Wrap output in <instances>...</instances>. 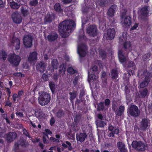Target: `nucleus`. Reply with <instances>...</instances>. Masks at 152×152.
Returning a JSON list of instances; mask_svg holds the SVG:
<instances>
[{
  "mask_svg": "<svg viewBox=\"0 0 152 152\" xmlns=\"http://www.w3.org/2000/svg\"><path fill=\"white\" fill-rule=\"evenodd\" d=\"M50 95L45 92H42L38 97V102L41 106H45L48 104L50 100Z\"/></svg>",
  "mask_w": 152,
  "mask_h": 152,
  "instance_id": "f03ea898",
  "label": "nucleus"
},
{
  "mask_svg": "<svg viewBox=\"0 0 152 152\" xmlns=\"http://www.w3.org/2000/svg\"><path fill=\"white\" fill-rule=\"evenodd\" d=\"M127 67L128 68H131L132 69H131L130 70H128V72L129 75H132V73L133 72V71L136 69V66L134 62L132 61H129L127 65Z\"/></svg>",
  "mask_w": 152,
  "mask_h": 152,
  "instance_id": "f3484780",
  "label": "nucleus"
},
{
  "mask_svg": "<svg viewBox=\"0 0 152 152\" xmlns=\"http://www.w3.org/2000/svg\"><path fill=\"white\" fill-rule=\"evenodd\" d=\"M150 124L149 119L147 118H142L140 122V127L142 130L145 131L148 128Z\"/></svg>",
  "mask_w": 152,
  "mask_h": 152,
  "instance_id": "6e6552de",
  "label": "nucleus"
},
{
  "mask_svg": "<svg viewBox=\"0 0 152 152\" xmlns=\"http://www.w3.org/2000/svg\"><path fill=\"white\" fill-rule=\"evenodd\" d=\"M15 76H17L19 77H24L25 75L24 74L21 73V72H16L13 74Z\"/></svg>",
  "mask_w": 152,
  "mask_h": 152,
  "instance_id": "680f3d73",
  "label": "nucleus"
},
{
  "mask_svg": "<svg viewBox=\"0 0 152 152\" xmlns=\"http://www.w3.org/2000/svg\"><path fill=\"white\" fill-rule=\"evenodd\" d=\"M111 76L112 79H115L117 78L118 77V72L115 69H113L111 71Z\"/></svg>",
  "mask_w": 152,
  "mask_h": 152,
  "instance_id": "c756f323",
  "label": "nucleus"
},
{
  "mask_svg": "<svg viewBox=\"0 0 152 152\" xmlns=\"http://www.w3.org/2000/svg\"><path fill=\"white\" fill-rule=\"evenodd\" d=\"M104 108V102H100L98 106L97 110L99 111L103 110Z\"/></svg>",
  "mask_w": 152,
  "mask_h": 152,
  "instance_id": "c03bdc74",
  "label": "nucleus"
},
{
  "mask_svg": "<svg viewBox=\"0 0 152 152\" xmlns=\"http://www.w3.org/2000/svg\"><path fill=\"white\" fill-rule=\"evenodd\" d=\"M67 71L68 72L70 75H73L77 72V71L76 70L74 69L72 67L68 68L67 69Z\"/></svg>",
  "mask_w": 152,
  "mask_h": 152,
  "instance_id": "79ce46f5",
  "label": "nucleus"
},
{
  "mask_svg": "<svg viewBox=\"0 0 152 152\" xmlns=\"http://www.w3.org/2000/svg\"><path fill=\"white\" fill-rule=\"evenodd\" d=\"M151 56V54L150 53H147L143 56L142 58L144 61H146Z\"/></svg>",
  "mask_w": 152,
  "mask_h": 152,
  "instance_id": "5fc2aeb1",
  "label": "nucleus"
},
{
  "mask_svg": "<svg viewBox=\"0 0 152 152\" xmlns=\"http://www.w3.org/2000/svg\"><path fill=\"white\" fill-rule=\"evenodd\" d=\"M33 38L32 36L29 34L24 36L23 39V43L26 48H30L32 46Z\"/></svg>",
  "mask_w": 152,
  "mask_h": 152,
  "instance_id": "0eeeda50",
  "label": "nucleus"
},
{
  "mask_svg": "<svg viewBox=\"0 0 152 152\" xmlns=\"http://www.w3.org/2000/svg\"><path fill=\"white\" fill-rule=\"evenodd\" d=\"M124 91L126 96V97L127 99L128 100V99L127 97V94H128L130 92V90L128 88L127 85H125Z\"/></svg>",
  "mask_w": 152,
  "mask_h": 152,
  "instance_id": "3c124183",
  "label": "nucleus"
},
{
  "mask_svg": "<svg viewBox=\"0 0 152 152\" xmlns=\"http://www.w3.org/2000/svg\"><path fill=\"white\" fill-rule=\"evenodd\" d=\"M108 129L111 132L109 133L108 136L109 137H114L115 134H118L119 133V130L116 127L113 126L112 125H110L108 127Z\"/></svg>",
  "mask_w": 152,
  "mask_h": 152,
  "instance_id": "f8f14e48",
  "label": "nucleus"
},
{
  "mask_svg": "<svg viewBox=\"0 0 152 152\" xmlns=\"http://www.w3.org/2000/svg\"><path fill=\"white\" fill-rule=\"evenodd\" d=\"M110 0H97L96 4L101 7H106L108 4Z\"/></svg>",
  "mask_w": 152,
  "mask_h": 152,
  "instance_id": "bb28decb",
  "label": "nucleus"
},
{
  "mask_svg": "<svg viewBox=\"0 0 152 152\" xmlns=\"http://www.w3.org/2000/svg\"><path fill=\"white\" fill-rule=\"evenodd\" d=\"M13 22L16 24H20L22 21V18L17 11L14 12L11 15Z\"/></svg>",
  "mask_w": 152,
  "mask_h": 152,
  "instance_id": "9d476101",
  "label": "nucleus"
},
{
  "mask_svg": "<svg viewBox=\"0 0 152 152\" xmlns=\"http://www.w3.org/2000/svg\"><path fill=\"white\" fill-rule=\"evenodd\" d=\"M1 52L2 58L3 61H5L7 57V55L6 52L3 50H1Z\"/></svg>",
  "mask_w": 152,
  "mask_h": 152,
  "instance_id": "de8ad7c7",
  "label": "nucleus"
},
{
  "mask_svg": "<svg viewBox=\"0 0 152 152\" xmlns=\"http://www.w3.org/2000/svg\"><path fill=\"white\" fill-rule=\"evenodd\" d=\"M132 147L138 151H144L147 147V144L141 141H133L132 143Z\"/></svg>",
  "mask_w": 152,
  "mask_h": 152,
  "instance_id": "7ed1b4c3",
  "label": "nucleus"
},
{
  "mask_svg": "<svg viewBox=\"0 0 152 152\" xmlns=\"http://www.w3.org/2000/svg\"><path fill=\"white\" fill-rule=\"evenodd\" d=\"M24 94V91L23 90H21L19 91L18 93V98H20L21 97V96L23 95Z\"/></svg>",
  "mask_w": 152,
  "mask_h": 152,
  "instance_id": "0e129e2a",
  "label": "nucleus"
},
{
  "mask_svg": "<svg viewBox=\"0 0 152 152\" xmlns=\"http://www.w3.org/2000/svg\"><path fill=\"white\" fill-rule=\"evenodd\" d=\"M6 92L8 96L7 99L9 100L10 96V94L11 93V91L10 89L8 88H6Z\"/></svg>",
  "mask_w": 152,
  "mask_h": 152,
  "instance_id": "bf43d9fd",
  "label": "nucleus"
},
{
  "mask_svg": "<svg viewBox=\"0 0 152 152\" xmlns=\"http://www.w3.org/2000/svg\"><path fill=\"white\" fill-rule=\"evenodd\" d=\"M151 74V73H148V75H146L145 76V78L143 80L144 81L146 82L148 84L149 83L151 80L150 76Z\"/></svg>",
  "mask_w": 152,
  "mask_h": 152,
  "instance_id": "a19ab883",
  "label": "nucleus"
},
{
  "mask_svg": "<svg viewBox=\"0 0 152 152\" xmlns=\"http://www.w3.org/2000/svg\"><path fill=\"white\" fill-rule=\"evenodd\" d=\"M117 146L120 152H127V149L125 148L124 143L121 142L119 141L117 143Z\"/></svg>",
  "mask_w": 152,
  "mask_h": 152,
  "instance_id": "6ab92c4d",
  "label": "nucleus"
},
{
  "mask_svg": "<svg viewBox=\"0 0 152 152\" xmlns=\"http://www.w3.org/2000/svg\"><path fill=\"white\" fill-rule=\"evenodd\" d=\"M84 95L83 93V92H80L79 95V99H80L81 100V102H83V103H85L86 100L85 99V98H83V96Z\"/></svg>",
  "mask_w": 152,
  "mask_h": 152,
  "instance_id": "603ef678",
  "label": "nucleus"
},
{
  "mask_svg": "<svg viewBox=\"0 0 152 152\" xmlns=\"http://www.w3.org/2000/svg\"><path fill=\"white\" fill-rule=\"evenodd\" d=\"M52 65L54 69H57L58 66V62L57 59H53L52 61Z\"/></svg>",
  "mask_w": 152,
  "mask_h": 152,
  "instance_id": "c9c22d12",
  "label": "nucleus"
},
{
  "mask_svg": "<svg viewBox=\"0 0 152 152\" xmlns=\"http://www.w3.org/2000/svg\"><path fill=\"white\" fill-rule=\"evenodd\" d=\"M87 136V134L86 133H80L76 135V139L77 141L80 142H83Z\"/></svg>",
  "mask_w": 152,
  "mask_h": 152,
  "instance_id": "a211bd4d",
  "label": "nucleus"
},
{
  "mask_svg": "<svg viewBox=\"0 0 152 152\" xmlns=\"http://www.w3.org/2000/svg\"><path fill=\"white\" fill-rule=\"evenodd\" d=\"M132 23V18L129 16H126L124 18L123 24L126 26H130Z\"/></svg>",
  "mask_w": 152,
  "mask_h": 152,
  "instance_id": "393cba45",
  "label": "nucleus"
},
{
  "mask_svg": "<svg viewBox=\"0 0 152 152\" xmlns=\"http://www.w3.org/2000/svg\"><path fill=\"white\" fill-rule=\"evenodd\" d=\"M50 75L49 74H48L46 72L45 73H44L42 76V78L44 81L48 80V78Z\"/></svg>",
  "mask_w": 152,
  "mask_h": 152,
  "instance_id": "49530a36",
  "label": "nucleus"
},
{
  "mask_svg": "<svg viewBox=\"0 0 152 152\" xmlns=\"http://www.w3.org/2000/svg\"><path fill=\"white\" fill-rule=\"evenodd\" d=\"M66 70V65L64 64H61L60 66L59 72L60 73H62L63 72V74H64Z\"/></svg>",
  "mask_w": 152,
  "mask_h": 152,
  "instance_id": "4c0bfd02",
  "label": "nucleus"
},
{
  "mask_svg": "<svg viewBox=\"0 0 152 152\" xmlns=\"http://www.w3.org/2000/svg\"><path fill=\"white\" fill-rule=\"evenodd\" d=\"M23 134L25 136L28 137L29 138H30L31 137L30 135L28 133L26 129H23Z\"/></svg>",
  "mask_w": 152,
  "mask_h": 152,
  "instance_id": "052dcab7",
  "label": "nucleus"
},
{
  "mask_svg": "<svg viewBox=\"0 0 152 152\" xmlns=\"http://www.w3.org/2000/svg\"><path fill=\"white\" fill-rule=\"evenodd\" d=\"M148 84V83L143 80L140 83L139 86L140 88H142L147 86Z\"/></svg>",
  "mask_w": 152,
  "mask_h": 152,
  "instance_id": "864d4df0",
  "label": "nucleus"
},
{
  "mask_svg": "<svg viewBox=\"0 0 152 152\" xmlns=\"http://www.w3.org/2000/svg\"><path fill=\"white\" fill-rule=\"evenodd\" d=\"M69 94L70 96V99L71 101L73 100L76 97V92L74 91L72 92H70Z\"/></svg>",
  "mask_w": 152,
  "mask_h": 152,
  "instance_id": "37998d69",
  "label": "nucleus"
},
{
  "mask_svg": "<svg viewBox=\"0 0 152 152\" xmlns=\"http://www.w3.org/2000/svg\"><path fill=\"white\" fill-rule=\"evenodd\" d=\"M140 92L141 98H144L146 96H148L149 95L148 91L146 88L141 90Z\"/></svg>",
  "mask_w": 152,
  "mask_h": 152,
  "instance_id": "7c9ffc66",
  "label": "nucleus"
},
{
  "mask_svg": "<svg viewBox=\"0 0 152 152\" xmlns=\"http://www.w3.org/2000/svg\"><path fill=\"white\" fill-rule=\"evenodd\" d=\"M54 9L56 12L62 13L63 12V9L59 3H57L55 4Z\"/></svg>",
  "mask_w": 152,
  "mask_h": 152,
  "instance_id": "2f4dec72",
  "label": "nucleus"
},
{
  "mask_svg": "<svg viewBox=\"0 0 152 152\" xmlns=\"http://www.w3.org/2000/svg\"><path fill=\"white\" fill-rule=\"evenodd\" d=\"M110 101L108 99H106L104 101V104L106 106H107L110 105Z\"/></svg>",
  "mask_w": 152,
  "mask_h": 152,
  "instance_id": "69168bd1",
  "label": "nucleus"
},
{
  "mask_svg": "<svg viewBox=\"0 0 152 152\" xmlns=\"http://www.w3.org/2000/svg\"><path fill=\"white\" fill-rule=\"evenodd\" d=\"M65 142L66 144L64 143L62 144V146H63L64 148H66L68 147V150L71 151L72 149L71 143L68 141H66Z\"/></svg>",
  "mask_w": 152,
  "mask_h": 152,
  "instance_id": "72a5a7b5",
  "label": "nucleus"
},
{
  "mask_svg": "<svg viewBox=\"0 0 152 152\" xmlns=\"http://www.w3.org/2000/svg\"><path fill=\"white\" fill-rule=\"evenodd\" d=\"M49 86L52 94H54L56 89L55 83L51 81L49 82Z\"/></svg>",
  "mask_w": 152,
  "mask_h": 152,
  "instance_id": "f704fd0d",
  "label": "nucleus"
},
{
  "mask_svg": "<svg viewBox=\"0 0 152 152\" xmlns=\"http://www.w3.org/2000/svg\"><path fill=\"white\" fill-rule=\"evenodd\" d=\"M20 11L24 17L27 16L29 14L28 10L25 7L22 6L21 7Z\"/></svg>",
  "mask_w": 152,
  "mask_h": 152,
  "instance_id": "473e14b6",
  "label": "nucleus"
},
{
  "mask_svg": "<svg viewBox=\"0 0 152 152\" xmlns=\"http://www.w3.org/2000/svg\"><path fill=\"white\" fill-rule=\"evenodd\" d=\"M21 145L22 147H26L27 146L28 144L26 143L24 141H23L19 144L18 142L16 143L15 144V146L17 148H18L19 145Z\"/></svg>",
  "mask_w": 152,
  "mask_h": 152,
  "instance_id": "ea45409f",
  "label": "nucleus"
},
{
  "mask_svg": "<svg viewBox=\"0 0 152 152\" xmlns=\"http://www.w3.org/2000/svg\"><path fill=\"white\" fill-rule=\"evenodd\" d=\"M12 99L13 100L14 102H15L16 101V99L17 98H18V96L17 94L15 93L12 95Z\"/></svg>",
  "mask_w": 152,
  "mask_h": 152,
  "instance_id": "774afa93",
  "label": "nucleus"
},
{
  "mask_svg": "<svg viewBox=\"0 0 152 152\" xmlns=\"http://www.w3.org/2000/svg\"><path fill=\"white\" fill-rule=\"evenodd\" d=\"M93 71L92 73L91 74V77H90V79L91 80H96L98 78V77L95 74L98 71V67L94 65L92 67Z\"/></svg>",
  "mask_w": 152,
  "mask_h": 152,
  "instance_id": "b1692460",
  "label": "nucleus"
},
{
  "mask_svg": "<svg viewBox=\"0 0 152 152\" xmlns=\"http://www.w3.org/2000/svg\"><path fill=\"white\" fill-rule=\"evenodd\" d=\"M7 1L10 2V5L12 9L16 10L19 8L20 4H18V3L15 2L13 0H7Z\"/></svg>",
  "mask_w": 152,
  "mask_h": 152,
  "instance_id": "412c9836",
  "label": "nucleus"
},
{
  "mask_svg": "<svg viewBox=\"0 0 152 152\" xmlns=\"http://www.w3.org/2000/svg\"><path fill=\"white\" fill-rule=\"evenodd\" d=\"M37 69L41 72H44L46 68V65L45 63L43 61H41L36 65Z\"/></svg>",
  "mask_w": 152,
  "mask_h": 152,
  "instance_id": "dca6fc26",
  "label": "nucleus"
},
{
  "mask_svg": "<svg viewBox=\"0 0 152 152\" xmlns=\"http://www.w3.org/2000/svg\"><path fill=\"white\" fill-rule=\"evenodd\" d=\"M86 31L89 35L93 37H95L98 34L96 26L94 25H89L86 29Z\"/></svg>",
  "mask_w": 152,
  "mask_h": 152,
  "instance_id": "423d86ee",
  "label": "nucleus"
},
{
  "mask_svg": "<svg viewBox=\"0 0 152 152\" xmlns=\"http://www.w3.org/2000/svg\"><path fill=\"white\" fill-rule=\"evenodd\" d=\"M118 56L119 60L121 63L125 62L126 61V58L123 53L121 50H119L118 52Z\"/></svg>",
  "mask_w": 152,
  "mask_h": 152,
  "instance_id": "5701e85b",
  "label": "nucleus"
},
{
  "mask_svg": "<svg viewBox=\"0 0 152 152\" xmlns=\"http://www.w3.org/2000/svg\"><path fill=\"white\" fill-rule=\"evenodd\" d=\"M87 50L86 45L82 44L79 45L77 47V53L81 57H85L86 55V50Z\"/></svg>",
  "mask_w": 152,
  "mask_h": 152,
  "instance_id": "1a4fd4ad",
  "label": "nucleus"
},
{
  "mask_svg": "<svg viewBox=\"0 0 152 152\" xmlns=\"http://www.w3.org/2000/svg\"><path fill=\"white\" fill-rule=\"evenodd\" d=\"M99 54L100 57L102 58V59H104L106 58L107 55V53L104 50H102L99 51Z\"/></svg>",
  "mask_w": 152,
  "mask_h": 152,
  "instance_id": "58836bf2",
  "label": "nucleus"
},
{
  "mask_svg": "<svg viewBox=\"0 0 152 152\" xmlns=\"http://www.w3.org/2000/svg\"><path fill=\"white\" fill-rule=\"evenodd\" d=\"M78 79L79 77L77 76L75 77L74 78L73 81V83L75 86H76L77 84Z\"/></svg>",
  "mask_w": 152,
  "mask_h": 152,
  "instance_id": "e2e57ef3",
  "label": "nucleus"
},
{
  "mask_svg": "<svg viewBox=\"0 0 152 152\" xmlns=\"http://www.w3.org/2000/svg\"><path fill=\"white\" fill-rule=\"evenodd\" d=\"M64 114V112L63 110H59L57 112L56 114V115L59 118L62 117Z\"/></svg>",
  "mask_w": 152,
  "mask_h": 152,
  "instance_id": "a18cd8bd",
  "label": "nucleus"
},
{
  "mask_svg": "<svg viewBox=\"0 0 152 152\" xmlns=\"http://www.w3.org/2000/svg\"><path fill=\"white\" fill-rule=\"evenodd\" d=\"M123 46L124 49L127 51L129 50L128 53L132 50V45L130 42L125 41L123 44Z\"/></svg>",
  "mask_w": 152,
  "mask_h": 152,
  "instance_id": "cd10ccee",
  "label": "nucleus"
},
{
  "mask_svg": "<svg viewBox=\"0 0 152 152\" xmlns=\"http://www.w3.org/2000/svg\"><path fill=\"white\" fill-rule=\"evenodd\" d=\"M36 113L37 115L39 117H40L41 116L43 113V111L41 110V109H39L37 111L35 112Z\"/></svg>",
  "mask_w": 152,
  "mask_h": 152,
  "instance_id": "4d7b16f0",
  "label": "nucleus"
},
{
  "mask_svg": "<svg viewBox=\"0 0 152 152\" xmlns=\"http://www.w3.org/2000/svg\"><path fill=\"white\" fill-rule=\"evenodd\" d=\"M128 111L130 115L134 117H138L140 115V111L135 105H131L128 109Z\"/></svg>",
  "mask_w": 152,
  "mask_h": 152,
  "instance_id": "39448f33",
  "label": "nucleus"
},
{
  "mask_svg": "<svg viewBox=\"0 0 152 152\" xmlns=\"http://www.w3.org/2000/svg\"><path fill=\"white\" fill-rule=\"evenodd\" d=\"M75 26V24L72 20H65L60 23L58 26V30L63 38H66V32H71L72 29Z\"/></svg>",
  "mask_w": 152,
  "mask_h": 152,
  "instance_id": "f257e3e1",
  "label": "nucleus"
},
{
  "mask_svg": "<svg viewBox=\"0 0 152 152\" xmlns=\"http://www.w3.org/2000/svg\"><path fill=\"white\" fill-rule=\"evenodd\" d=\"M37 53L36 51H34L30 53L28 58L29 61H34L37 60Z\"/></svg>",
  "mask_w": 152,
  "mask_h": 152,
  "instance_id": "a878e982",
  "label": "nucleus"
},
{
  "mask_svg": "<svg viewBox=\"0 0 152 152\" xmlns=\"http://www.w3.org/2000/svg\"><path fill=\"white\" fill-rule=\"evenodd\" d=\"M140 12L141 15L145 17L144 18H142V19L145 20L149 16V12L148 6H146L142 7L141 9Z\"/></svg>",
  "mask_w": 152,
  "mask_h": 152,
  "instance_id": "2eb2a0df",
  "label": "nucleus"
},
{
  "mask_svg": "<svg viewBox=\"0 0 152 152\" xmlns=\"http://www.w3.org/2000/svg\"><path fill=\"white\" fill-rule=\"evenodd\" d=\"M49 139L53 142H56L57 143L59 142V140L56 139L53 137H50V138Z\"/></svg>",
  "mask_w": 152,
  "mask_h": 152,
  "instance_id": "338daca9",
  "label": "nucleus"
},
{
  "mask_svg": "<svg viewBox=\"0 0 152 152\" xmlns=\"http://www.w3.org/2000/svg\"><path fill=\"white\" fill-rule=\"evenodd\" d=\"M17 134L14 132H9L6 135L7 141L8 142H11L17 137Z\"/></svg>",
  "mask_w": 152,
  "mask_h": 152,
  "instance_id": "4468645a",
  "label": "nucleus"
},
{
  "mask_svg": "<svg viewBox=\"0 0 152 152\" xmlns=\"http://www.w3.org/2000/svg\"><path fill=\"white\" fill-rule=\"evenodd\" d=\"M118 10L117 6L115 4H113L109 8L107 12V15L110 17L114 16L115 12Z\"/></svg>",
  "mask_w": 152,
  "mask_h": 152,
  "instance_id": "ddd939ff",
  "label": "nucleus"
},
{
  "mask_svg": "<svg viewBox=\"0 0 152 152\" xmlns=\"http://www.w3.org/2000/svg\"><path fill=\"white\" fill-rule=\"evenodd\" d=\"M58 37V34L55 32L50 33L47 37L49 41L52 42L56 40Z\"/></svg>",
  "mask_w": 152,
  "mask_h": 152,
  "instance_id": "aec40b11",
  "label": "nucleus"
},
{
  "mask_svg": "<svg viewBox=\"0 0 152 152\" xmlns=\"http://www.w3.org/2000/svg\"><path fill=\"white\" fill-rule=\"evenodd\" d=\"M52 20V17L50 14H47L44 19V21L45 23L51 22Z\"/></svg>",
  "mask_w": 152,
  "mask_h": 152,
  "instance_id": "e433bc0d",
  "label": "nucleus"
},
{
  "mask_svg": "<svg viewBox=\"0 0 152 152\" xmlns=\"http://www.w3.org/2000/svg\"><path fill=\"white\" fill-rule=\"evenodd\" d=\"M55 122V120L53 116H52L50 120V124L51 126L53 125Z\"/></svg>",
  "mask_w": 152,
  "mask_h": 152,
  "instance_id": "13d9d810",
  "label": "nucleus"
},
{
  "mask_svg": "<svg viewBox=\"0 0 152 152\" xmlns=\"http://www.w3.org/2000/svg\"><path fill=\"white\" fill-rule=\"evenodd\" d=\"M81 116L79 115H77L74 118V121L76 123H78L80 121Z\"/></svg>",
  "mask_w": 152,
  "mask_h": 152,
  "instance_id": "6e6d98bb",
  "label": "nucleus"
},
{
  "mask_svg": "<svg viewBox=\"0 0 152 152\" xmlns=\"http://www.w3.org/2000/svg\"><path fill=\"white\" fill-rule=\"evenodd\" d=\"M8 61L12 66H18L21 60L20 57L13 53L10 55Z\"/></svg>",
  "mask_w": 152,
  "mask_h": 152,
  "instance_id": "20e7f679",
  "label": "nucleus"
},
{
  "mask_svg": "<svg viewBox=\"0 0 152 152\" xmlns=\"http://www.w3.org/2000/svg\"><path fill=\"white\" fill-rule=\"evenodd\" d=\"M38 4L37 0H33L29 2V4L31 6H35Z\"/></svg>",
  "mask_w": 152,
  "mask_h": 152,
  "instance_id": "8fccbe9b",
  "label": "nucleus"
},
{
  "mask_svg": "<svg viewBox=\"0 0 152 152\" xmlns=\"http://www.w3.org/2000/svg\"><path fill=\"white\" fill-rule=\"evenodd\" d=\"M104 124H105L104 121H98L96 125L99 127H103L104 126Z\"/></svg>",
  "mask_w": 152,
  "mask_h": 152,
  "instance_id": "09e8293b",
  "label": "nucleus"
},
{
  "mask_svg": "<svg viewBox=\"0 0 152 152\" xmlns=\"http://www.w3.org/2000/svg\"><path fill=\"white\" fill-rule=\"evenodd\" d=\"M125 109V107L122 105L120 106L118 110V109L115 111L116 115L118 116H121L124 113Z\"/></svg>",
  "mask_w": 152,
  "mask_h": 152,
  "instance_id": "c85d7f7f",
  "label": "nucleus"
},
{
  "mask_svg": "<svg viewBox=\"0 0 152 152\" xmlns=\"http://www.w3.org/2000/svg\"><path fill=\"white\" fill-rule=\"evenodd\" d=\"M116 31L114 28L108 29L106 31V34L105 35V37L107 40H112L115 36Z\"/></svg>",
  "mask_w": 152,
  "mask_h": 152,
  "instance_id": "9b49d317",
  "label": "nucleus"
},
{
  "mask_svg": "<svg viewBox=\"0 0 152 152\" xmlns=\"http://www.w3.org/2000/svg\"><path fill=\"white\" fill-rule=\"evenodd\" d=\"M12 44H15V48L17 50H18L20 48V40L19 38L15 37L12 38L11 41Z\"/></svg>",
  "mask_w": 152,
  "mask_h": 152,
  "instance_id": "4be33fe9",
  "label": "nucleus"
}]
</instances>
